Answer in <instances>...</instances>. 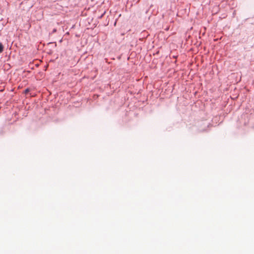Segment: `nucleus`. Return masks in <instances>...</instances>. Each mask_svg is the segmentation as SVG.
I'll list each match as a JSON object with an SVG mask.
<instances>
[{
	"label": "nucleus",
	"mask_w": 254,
	"mask_h": 254,
	"mask_svg": "<svg viewBox=\"0 0 254 254\" xmlns=\"http://www.w3.org/2000/svg\"><path fill=\"white\" fill-rule=\"evenodd\" d=\"M3 51V46L1 43H0V53H2Z\"/></svg>",
	"instance_id": "obj_1"
},
{
	"label": "nucleus",
	"mask_w": 254,
	"mask_h": 254,
	"mask_svg": "<svg viewBox=\"0 0 254 254\" xmlns=\"http://www.w3.org/2000/svg\"><path fill=\"white\" fill-rule=\"evenodd\" d=\"M53 32H56V29H54V30H53Z\"/></svg>",
	"instance_id": "obj_3"
},
{
	"label": "nucleus",
	"mask_w": 254,
	"mask_h": 254,
	"mask_svg": "<svg viewBox=\"0 0 254 254\" xmlns=\"http://www.w3.org/2000/svg\"><path fill=\"white\" fill-rule=\"evenodd\" d=\"M29 91V89L27 88V89H25V93H27Z\"/></svg>",
	"instance_id": "obj_2"
}]
</instances>
